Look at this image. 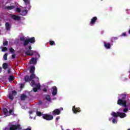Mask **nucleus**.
<instances>
[{
    "label": "nucleus",
    "mask_w": 130,
    "mask_h": 130,
    "mask_svg": "<svg viewBox=\"0 0 130 130\" xmlns=\"http://www.w3.org/2000/svg\"><path fill=\"white\" fill-rule=\"evenodd\" d=\"M31 84L32 86H34V85H35V81L33 79H31Z\"/></svg>",
    "instance_id": "nucleus-40"
},
{
    "label": "nucleus",
    "mask_w": 130,
    "mask_h": 130,
    "mask_svg": "<svg viewBox=\"0 0 130 130\" xmlns=\"http://www.w3.org/2000/svg\"><path fill=\"white\" fill-rule=\"evenodd\" d=\"M46 100H47V101H51V99L50 98V96L49 95L47 94L46 95Z\"/></svg>",
    "instance_id": "nucleus-23"
},
{
    "label": "nucleus",
    "mask_w": 130,
    "mask_h": 130,
    "mask_svg": "<svg viewBox=\"0 0 130 130\" xmlns=\"http://www.w3.org/2000/svg\"><path fill=\"white\" fill-rule=\"evenodd\" d=\"M128 111V109L125 108L123 109V112H127Z\"/></svg>",
    "instance_id": "nucleus-43"
},
{
    "label": "nucleus",
    "mask_w": 130,
    "mask_h": 130,
    "mask_svg": "<svg viewBox=\"0 0 130 130\" xmlns=\"http://www.w3.org/2000/svg\"><path fill=\"white\" fill-rule=\"evenodd\" d=\"M2 67H0V73H2Z\"/></svg>",
    "instance_id": "nucleus-55"
},
{
    "label": "nucleus",
    "mask_w": 130,
    "mask_h": 130,
    "mask_svg": "<svg viewBox=\"0 0 130 130\" xmlns=\"http://www.w3.org/2000/svg\"><path fill=\"white\" fill-rule=\"evenodd\" d=\"M29 40L27 39L25 40L24 42H23V46H27V45H28L29 44Z\"/></svg>",
    "instance_id": "nucleus-21"
},
{
    "label": "nucleus",
    "mask_w": 130,
    "mask_h": 130,
    "mask_svg": "<svg viewBox=\"0 0 130 130\" xmlns=\"http://www.w3.org/2000/svg\"><path fill=\"white\" fill-rule=\"evenodd\" d=\"M42 117L44 119L46 120H52L53 119V116L51 115H49L48 114H44L43 115Z\"/></svg>",
    "instance_id": "nucleus-3"
},
{
    "label": "nucleus",
    "mask_w": 130,
    "mask_h": 130,
    "mask_svg": "<svg viewBox=\"0 0 130 130\" xmlns=\"http://www.w3.org/2000/svg\"><path fill=\"white\" fill-rule=\"evenodd\" d=\"M49 44L51 46L55 45V42H54V41H49Z\"/></svg>",
    "instance_id": "nucleus-29"
},
{
    "label": "nucleus",
    "mask_w": 130,
    "mask_h": 130,
    "mask_svg": "<svg viewBox=\"0 0 130 130\" xmlns=\"http://www.w3.org/2000/svg\"><path fill=\"white\" fill-rule=\"evenodd\" d=\"M5 27L8 31L11 29V25H10V23L9 22H6L5 23Z\"/></svg>",
    "instance_id": "nucleus-14"
},
{
    "label": "nucleus",
    "mask_w": 130,
    "mask_h": 130,
    "mask_svg": "<svg viewBox=\"0 0 130 130\" xmlns=\"http://www.w3.org/2000/svg\"><path fill=\"white\" fill-rule=\"evenodd\" d=\"M22 128H21L20 124H11L10 125V130H21Z\"/></svg>",
    "instance_id": "nucleus-2"
},
{
    "label": "nucleus",
    "mask_w": 130,
    "mask_h": 130,
    "mask_svg": "<svg viewBox=\"0 0 130 130\" xmlns=\"http://www.w3.org/2000/svg\"><path fill=\"white\" fill-rule=\"evenodd\" d=\"M9 51L11 53H14L15 52V50L13 48H11L9 49Z\"/></svg>",
    "instance_id": "nucleus-31"
},
{
    "label": "nucleus",
    "mask_w": 130,
    "mask_h": 130,
    "mask_svg": "<svg viewBox=\"0 0 130 130\" xmlns=\"http://www.w3.org/2000/svg\"><path fill=\"white\" fill-rule=\"evenodd\" d=\"M118 113H119V112H117L116 113H115V112H113L111 114V115H112V116H113L114 117H118Z\"/></svg>",
    "instance_id": "nucleus-17"
},
{
    "label": "nucleus",
    "mask_w": 130,
    "mask_h": 130,
    "mask_svg": "<svg viewBox=\"0 0 130 130\" xmlns=\"http://www.w3.org/2000/svg\"><path fill=\"white\" fill-rule=\"evenodd\" d=\"M8 45H9V42H8V41H6L3 42L4 46H8Z\"/></svg>",
    "instance_id": "nucleus-27"
},
{
    "label": "nucleus",
    "mask_w": 130,
    "mask_h": 130,
    "mask_svg": "<svg viewBox=\"0 0 130 130\" xmlns=\"http://www.w3.org/2000/svg\"><path fill=\"white\" fill-rule=\"evenodd\" d=\"M121 96H122L121 99L118 100L117 104L118 105H123V107L126 108V107H127V106H126L127 101H126V100H124L126 98V94H122Z\"/></svg>",
    "instance_id": "nucleus-1"
},
{
    "label": "nucleus",
    "mask_w": 130,
    "mask_h": 130,
    "mask_svg": "<svg viewBox=\"0 0 130 130\" xmlns=\"http://www.w3.org/2000/svg\"><path fill=\"white\" fill-rule=\"evenodd\" d=\"M30 62L31 64H34V63H37V58H32L30 59Z\"/></svg>",
    "instance_id": "nucleus-11"
},
{
    "label": "nucleus",
    "mask_w": 130,
    "mask_h": 130,
    "mask_svg": "<svg viewBox=\"0 0 130 130\" xmlns=\"http://www.w3.org/2000/svg\"><path fill=\"white\" fill-rule=\"evenodd\" d=\"M43 91L46 93V92H47V89H46V88H44V89H43Z\"/></svg>",
    "instance_id": "nucleus-53"
},
{
    "label": "nucleus",
    "mask_w": 130,
    "mask_h": 130,
    "mask_svg": "<svg viewBox=\"0 0 130 130\" xmlns=\"http://www.w3.org/2000/svg\"><path fill=\"white\" fill-rule=\"evenodd\" d=\"M23 1L26 5H29V4H30V0H23Z\"/></svg>",
    "instance_id": "nucleus-34"
},
{
    "label": "nucleus",
    "mask_w": 130,
    "mask_h": 130,
    "mask_svg": "<svg viewBox=\"0 0 130 130\" xmlns=\"http://www.w3.org/2000/svg\"><path fill=\"white\" fill-rule=\"evenodd\" d=\"M11 94L13 96H16L17 95V91L16 90L12 91Z\"/></svg>",
    "instance_id": "nucleus-32"
},
{
    "label": "nucleus",
    "mask_w": 130,
    "mask_h": 130,
    "mask_svg": "<svg viewBox=\"0 0 130 130\" xmlns=\"http://www.w3.org/2000/svg\"><path fill=\"white\" fill-rule=\"evenodd\" d=\"M113 123H115L116 122V120L115 119H113L112 120Z\"/></svg>",
    "instance_id": "nucleus-48"
},
{
    "label": "nucleus",
    "mask_w": 130,
    "mask_h": 130,
    "mask_svg": "<svg viewBox=\"0 0 130 130\" xmlns=\"http://www.w3.org/2000/svg\"><path fill=\"white\" fill-rule=\"evenodd\" d=\"M3 130H10V126L9 127H5L3 129Z\"/></svg>",
    "instance_id": "nucleus-42"
},
{
    "label": "nucleus",
    "mask_w": 130,
    "mask_h": 130,
    "mask_svg": "<svg viewBox=\"0 0 130 130\" xmlns=\"http://www.w3.org/2000/svg\"><path fill=\"white\" fill-rule=\"evenodd\" d=\"M3 58H4V60H8V53H5L4 55Z\"/></svg>",
    "instance_id": "nucleus-26"
},
{
    "label": "nucleus",
    "mask_w": 130,
    "mask_h": 130,
    "mask_svg": "<svg viewBox=\"0 0 130 130\" xmlns=\"http://www.w3.org/2000/svg\"><path fill=\"white\" fill-rule=\"evenodd\" d=\"M97 20H98L97 17L94 16L92 17L89 23V25H90V26H94V25H95V23L97 21Z\"/></svg>",
    "instance_id": "nucleus-4"
},
{
    "label": "nucleus",
    "mask_w": 130,
    "mask_h": 130,
    "mask_svg": "<svg viewBox=\"0 0 130 130\" xmlns=\"http://www.w3.org/2000/svg\"><path fill=\"white\" fill-rule=\"evenodd\" d=\"M36 56H37L38 58L40 57V55L38 52L36 53Z\"/></svg>",
    "instance_id": "nucleus-47"
},
{
    "label": "nucleus",
    "mask_w": 130,
    "mask_h": 130,
    "mask_svg": "<svg viewBox=\"0 0 130 130\" xmlns=\"http://www.w3.org/2000/svg\"><path fill=\"white\" fill-rule=\"evenodd\" d=\"M12 19L15 21H20V20H21V17L18 15H13L12 16Z\"/></svg>",
    "instance_id": "nucleus-8"
},
{
    "label": "nucleus",
    "mask_w": 130,
    "mask_h": 130,
    "mask_svg": "<svg viewBox=\"0 0 130 130\" xmlns=\"http://www.w3.org/2000/svg\"><path fill=\"white\" fill-rule=\"evenodd\" d=\"M28 40V42H29V43H35V37H31V38H29L28 39H27Z\"/></svg>",
    "instance_id": "nucleus-13"
},
{
    "label": "nucleus",
    "mask_w": 130,
    "mask_h": 130,
    "mask_svg": "<svg viewBox=\"0 0 130 130\" xmlns=\"http://www.w3.org/2000/svg\"><path fill=\"white\" fill-rule=\"evenodd\" d=\"M24 81L26 82H30L31 79L30 78V77H29V76L26 75L24 77Z\"/></svg>",
    "instance_id": "nucleus-15"
},
{
    "label": "nucleus",
    "mask_w": 130,
    "mask_h": 130,
    "mask_svg": "<svg viewBox=\"0 0 130 130\" xmlns=\"http://www.w3.org/2000/svg\"><path fill=\"white\" fill-rule=\"evenodd\" d=\"M9 99H10L11 100H14V96L12 95V94H9Z\"/></svg>",
    "instance_id": "nucleus-33"
},
{
    "label": "nucleus",
    "mask_w": 130,
    "mask_h": 130,
    "mask_svg": "<svg viewBox=\"0 0 130 130\" xmlns=\"http://www.w3.org/2000/svg\"><path fill=\"white\" fill-rule=\"evenodd\" d=\"M121 36H124L125 37L126 36V34L125 32H123L121 35Z\"/></svg>",
    "instance_id": "nucleus-46"
},
{
    "label": "nucleus",
    "mask_w": 130,
    "mask_h": 130,
    "mask_svg": "<svg viewBox=\"0 0 130 130\" xmlns=\"http://www.w3.org/2000/svg\"><path fill=\"white\" fill-rule=\"evenodd\" d=\"M53 91H52V95L53 96H55L57 94V87L56 86H53L52 87Z\"/></svg>",
    "instance_id": "nucleus-9"
},
{
    "label": "nucleus",
    "mask_w": 130,
    "mask_h": 130,
    "mask_svg": "<svg viewBox=\"0 0 130 130\" xmlns=\"http://www.w3.org/2000/svg\"><path fill=\"white\" fill-rule=\"evenodd\" d=\"M12 113H13V110L10 109V110H9V114H12Z\"/></svg>",
    "instance_id": "nucleus-51"
},
{
    "label": "nucleus",
    "mask_w": 130,
    "mask_h": 130,
    "mask_svg": "<svg viewBox=\"0 0 130 130\" xmlns=\"http://www.w3.org/2000/svg\"><path fill=\"white\" fill-rule=\"evenodd\" d=\"M118 116L120 117V118H124V117H126V114L124 113H120L119 112Z\"/></svg>",
    "instance_id": "nucleus-10"
},
{
    "label": "nucleus",
    "mask_w": 130,
    "mask_h": 130,
    "mask_svg": "<svg viewBox=\"0 0 130 130\" xmlns=\"http://www.w3.org/2000/svg\"><path fill=\"white\" fill-rule=\"evenodd\" d=\"M7 73H8V74H11L12 73L11 68H8V69L7 70Z\"/></svg>",
    "instance_id": "nucleus-36"
},
{
    "label": "nucleus",
    "mask_w": 130,
    "mask_h": 130,
    "mask_svg": "<svg viewBox=\"0 0 130 130\" xmlns=\"http://www.w3.org/2000/svg\"><path fill=\"white\" fill-rule=\"evenodd\" d=\"M8 109H7V108L3 109V112L4 113V115H7V114H8Z\"/></svg>",
    "instance_id": "nucleus-25"
},
{
    "label": "nucleus",
    "mask_w": 130,
    "mask_h": 130,
    "mask_svg": "<svg viewBox=\"0 0 130 130\" xmlns=\"http://www.w3.org/2000/svg\"><path fill=\"white\" fill-rule=\"evenodd\" d=\"M12 58H16V54H13L12 55Z\"/></svg>",
    "instance_id": "nucleus-52"
},
{
    "label": "nucleus",
    "mask_w": 130,
    "mask_h": 130,
    "mask_svg": "<svg viewBox=\"0 0 130 130\" xmlns=\"http://www.w3.org/2000/svg\"><path fill=\"white\" fill-rule=\"evenodd\" d=\"M60 117H59V116L57 117L56 118L55 121H56V122L58 121V119H60Z\"/></svg>",
    "instance_id": "nucleus-45"
},
{
    "label": "nucleus",
    "mask_w": 130,
    "mask_h": 130,
    "mask_svg": "<svg viewBox=\"0 0 130 130\" xmlns=\"http://www.w3.org/2000/svg\"><path fill=\"white\" fill-rule=\"evenodd\" d=\"M29 72H30V74H34V72H35V67L31 66L30 67V69Z\"/></svg>",
    "instance_id": "nucleus-19"
},
{
    "label": "nucleus",
    "mask_w": 130,
    "mask_h": 130,
    "mask_svg": "<svg viewBox=\"0 0 130 130\" xmlns=\"http://www.w3.org/2000/svg\"><path fill=\"white\" fill-rule=\"evenodd\" d=\"M5 9H6L7 10H14V9H15V6H6L5 7Z\"/></svg>",
    "instance_id": "nucleus-20"
},
{
    "label": "nucleus",
    "mask_w": 130,
    "mask_h": 130,
    "mask_svg": "<svg viewBox=\"0 0 130 130\" xmlns=\"http://www.w3.org/2000/svg\"><path fill=\"white\" fill-rule=\"evenodd\" d=\"M0 26H2V24H1V23H0Z\"/></svg>",
    "instance_id": "nucleus-56"
},
{
    "label": "nucleus",
    "mask_w": 130,
    "mask_h": 130,
    "mask_svg": "<svg viewBox=\"0 0 130 130\" xmlns=\"http://www.w3.org/2000/svg\"><path fill=\"white\" fill-rule=\"evenodd\" d=\"M3 68L4 70H6L7 69H9V65L7 64V63H4L3 64Z\"/></svg>",
    "instance_id": "nucleus-18"
},
{
    "label": "nucleus",
    "mask_w": 130,
    "mask_h": 130,
    "mask_svg": "<svg viewBox=\"0 0 130 130\" xmlns=\"http://www.w3.org/2000/svg\"><path fill=\"white\" fill-rule=\"evenodd\" d=\"M28 49L29 50H31V49H32V47H31V46H28Z\"/></svg>",
    "instance_id": "nucleus-54"
},
{
    "label": "nucleus",
    "mask_w": 130,
    "mask_h": 130,
    "mask_svg": "<svg viewBox=\"0 0 130 130\" xmlns=\"http://www.w3.org/2000/svg\"><path fill=\"white\" fill-rule=\"evenodd\" d=\"M39 105H42V101H39Z\"/></svg>",
    "instance_id": "nucleus-50"
},
{
    "label": "nucleus",
    "mask_w": 130,
    "mask_h": 130,
    "mask_svg": "<svg viewBox=\"0 0 130 130\" xmlns=\"http://www.w3.org/2000/svg\"><path fill=\"white\" fill-rule=\"evenodd\" d=\"M24 86H25V85H24L23 83L21 84H20V88H21V89H23V88H24Z\"/></svg>",
    "instance_id": "nucleus-44"
},
{
    "label": "nucleus",
    "mask_w": 130,
    "mask_h": 130,
    "mask_svg": "<svg viewBox=\"0 0 130 130\" xmlns=\"http://www.w3.org/2000/svg\"><path fill=\"white\" fill-rule=\"evenodd\" d=\"M104 46L107 49H110V47H111V45L110 44V43H106V42H104Z\"/></svg>",
    "instance_id": "nucleus-12"
},
{
    "label": "nucleus",
    "mask_w": 130,
    "mask_h": 130,
    "mask_svg": "<svg viewBox=\"0 0 130 130\" xmlns=\"http://www.w3.org/2000/svg\"><path fill=\"white\" fill-rule=\"evenodd\" d=\"M33 91L34 92H37V91H38V88H37V87H35L33 89Z\"/></svg>",
    "instance_id": "nucleus-41"
},
{
    "label": "nucleus",
    "mask_w": 130,
    "mask_h": 130,
    "mask_svg": "<svg viewBox=\"0 0 130 130\" xmlns=\"http://www.w3.org/2000/svg\"><path fill=\"white\" fill-rule=\"evenodd\" d=\"M29 78L31 81V80H33V79L35 78V74H34V73H31V75Z\"/></svg>",
    "instance_id": "nucleus-24"
},
{
    "label": "nucleus",
    "mask_w": 130,
    "mask_h": 130,
    "mask_svg": "<svg viewBox=\"0 0 130 130\" xmlns=\"http://www.w3.org/2000/svg\"><path fill=\"white\" fill-rule=\"evenodd\" d=\"M53 115H59L60 114V110L59 109H56L52 112Z\"/></svg>",
    "instance_id": "nucleus-7"
},
{
    "label": "nucleus",
    "mask_w": 130,
    "mask_h": 130,
    "mask_svg": "<svg viewBox=\"0 0 130 130\" xmlns=\"http://www.w3.org/2000/svg\"><path fill=\"white\" fill-rule=\"evenodd\" d=\"M7 50H8V48H7L6 47H2V51L5 52V51H7Z\"/></svg>",
    "instance_id": "nucleus-30"
},
{
    "label": "nucleus",
    "mask_w": 130,
    "mask_h": 130,
    "mask_svg": "<svg viewBox=\"0 0 130 130\" xmlns=\"http://www.w3.org/2000/svg\"><path fill=\"white\" fill-rule=\"evenodd\" d=\"M126 11L127 14H130V9H126Z\"/></svg>",
    "instance_id": "nucleus-49"
},
{
    "label": "nucleus",
    "mask_w": 130,
    "mask_h": 130,
    "mask_svg": "<svg viewBox=\"0 0 130 130\" xmlns=\"http://www.w3.org/2000/svg\"><path fill=\"white\" fill-rule=\"evenodd\" d=\"M20 40H21V41H23V42H24L26 40L25 39V38L21 37L20 38Z\"/></svg>",
    "instance_id": "nucleus-39"
},
{
    "label": "nucleus",
    "mask_w": 130,
    "mask_h": 130,
    "mask_svg": "<svg viewBox=\"0 0 130 130\" xmlns=\"http://www.w3.org/2000/svg\"><path fill=\"white\" fill-rule=\"evenodd\" d=\"M26 98H27V95L25 94H22L20 96L21 101H24V100H25Z\"/></svg>",
    "instance_id": "nucleus-16"
},
{
    "label": "nucleus",
    "mask_w": 130,
    "mask_h": 130,
    "mask_svg": "<svg viewBox=\"0 0 130 130\" xmlns=\"http://www.w3.org/2000/svg\"><path fill=\"white\" fill-rule=\"evenodd\" d=\"M36 114L38 116L40 117L42 115V113H41V112H40V111H37Z\"/></svg>",
    "instance_id": "nucleus-28"
},
{
    "label": "nucleus",
    "mask_w": 130,
    "mask_h": 130,
    "mask_svg": "<svg viewBox=\"0 0 130 130\" xmlns=\"http://www.w3.org/2000/svg\"><path fill=\"white\" fill-rule=\"evenodd\" d=\"M35 52H36L35 51L28 50L25 52V54H26V55H29V56H32V55H34Z\"/></svg>",
    "instance_id": "nucleus-6"
},
{
    "label": "nucleus",
    "mask_w": 130,
    "mask_h": 130,
    "mask_svg": "<svg viewBox=\"0 0 130 130\" xmlns=\"http://www.w3.org/2000/svg\"><path fill=\"white\" fill-rule=\"evenodd\" d=\"M16 11L17 13H21V9L19 8H17Z\"/></svg>",
    "instance_id": "nucleus-35"
},
{
    "label": "nucleus",
    "mask_w": 130,
    "mask_h": 130,
    "mask_svg": "<svg viewBox=\"0 0 130 130\" xmlns=\"http://www.w3.org/2000/svg\"><path fill=\"white\" fill-rule=\"evenodd\" d=\"M117 39H118V38H117V37H113L112 38L111 41H112V42H113V41H112L113 40H117Z\"/></svg>",
    "instance_id": "nucleus-37"
},
{
    "label": "nucleus",
    "mask_w": 130,
    "mask_h": 130,
    "mask_svg": "<svg viewBox=\"0 0 130 130\" xmlns=\"http://www.w3.org/2000/svg\"><path fill=\"white\" fill-rule=\"evenodd\" d=\"M72 111L74 114H77V113L81 112V110L80 108H76V106H74L72 108Z\"/></svg>",
    "instance_id": "nucleus-5"
},
{
    "label": "nucleus",
    "mask_w": 130,
    "mask_h": 130,
    "mask_svg": "<svg viewBox=\"0 0 130 130\" xmlns=\"http://www.w3.org/2000/svg\"><path fill=\"white\" fill-rule=\"evenodd\" d=\"M15 79V78L14 77V76L13 75H11L9 78V81L12 82V81H14V79Z\"/></svg>",
    "instance_id": "nucleus-22"
},
{
    "label": "nucleus",
    "mask_w": 130,
    "mask_h": 130,
    "mask_svg": "<svg viewBox=\"0 0 130 130\" xmlns=\"http://www.w3.org/2000/svg\"><path fill=\"white\" fill-rule=\"evenodd\" d=\"M27 13H28V10H25L22 11V13L25 14V15H26V14H27Z\"/></svg>",
    "instance_id": "nucleus-38"
}]
</instances>
